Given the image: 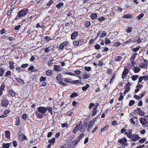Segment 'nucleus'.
<instances>
[{
	"label": "nucleus",
	"instance_id": "obj_11",
	"mask_svg": "<svg viewBox=\"0 0 148 148\" xmlns=\"http://www.w3.org/2000/svg\"><path fill=\"white\" fill-rule=\"evenodd\" d=\"M78 32H75L71 35V38L72 39H74L75 38L78 34Z\"/></svg>",
	"mask_w": 148,
	"mask_h": 148
},
{
	"label": "nucleus",
	"instance_id": "obj_40",
	"mask_svg": "<svg viewBox=\"0 0 148 148\" xmlns=\"http://www.w3.org/2000/svg\"><path fill=\"white\" fill-rule=\"evenodd\" d=\"M65 74L72 76H76V75L74 73L70 72H66L65 73Z\"/></svg>",
	"mask_w": 148,
	"mask_h": 148
},
{
	"label": "nucleus",
	"instance_id": "obj_25",
	"mask_svg": "<svg viewBox=\"0 0 148 148\" xmlns=\"http://www.w3.org/2000/svg\"><path fill=\"white\" fill-rule=\"evenodd\" d=\"M122 59V58L120 56H117L115 59V60L117 61L120 62Z\"/></svg>",
	"mask_w": 148,
	"mask_h": 148
},
{
	"label": "nucleus",
	"instance_id": "obj_12",
	"mask_svg": "<svg viewBox=\"0 0 148 148\" xmlns=\"http://www.w3.org/2000/svg\"><path fill=\"white\" fill-rule=\"evenodd\" d=\"M10 133L8 130H6L5 132V137L8 139H10Z\"/></svg>",
	"mask_w": 148,
	"mask_h": 148
},
{
	"label": "nucleus",
	"instance_id": "obj_5",
	"mask_svg": "<svg viewBox=\"0 0 148 148\" xmlns=\"http://www.w3.org/2000/svg\"><path fill=\"white\" fill-rule=\"evenodd\" d=\"M38 112L43 114H45L47 110L46 108L43 107H38Z\"/></svg>",
	"mask_w": 148,
	"mask_h": 148
},
{
	"label": "nucleus",
	"instance_id": "obj_49",
	"mask_svg": "<svg viewBox=\"0 0 148 148\" xmlns=\"http://www.w3.org/2000/svg\"><path fill=\"white\" fill-rule=\"evenodd\" d=\"M133 131V130L132 129H129L128 130V132L129 133V134L128 135V137H130V136H132L133 134H132V132Z\"/></svg>",
	"mask_w": 148,
	"mask_h": 148
},
{
	"label": "nucleus",
	"instance_id": "obj_44",
	"mask_svg": "<svg viewBox=\"0 0 148 148\" xmlns=\"http://www.w3.org/2000/svg\"><path fill=\"white\" fill-rule=\"evenodd\" d=\"M16 2V0H13L10 4L9 5L11 7H12L15 4Z\"/></svg>",
	"mask_w": 148,
	"mask_h": 148
},
{
	"label": "nucleus",
	"instance_id": "obj_4",
	"mask_svg": "<svg viewBox=\"0 0 148 148\" xmlns=\"http://www.w3.org/2000/svg\"><path fill=\"white\" fill-rule=\"evenodd\" d=\"M82 121H79L78 123L77 124L76 126L74 127L73 130V133H76V132H77L78 130L80 129V125L81 124Z\"/></svg>",
	"mask_w": 148,
	"mask_h": 148
},
{
	"label": "nucleus",
	"instance_id": "obj_63",
	"mask_svg": "<svg viewBox=\"0 0 148 148\" xmlns=\"http://www.w3.org/2000/svg\"><path fill=\"white\" fill-rule=\"evenodd\" d=\"M74 72L76 74L78 75L81 73V72L79 70H77L75 71Z\"/></svg>",
	"mask_w": 148,
	"mask_h": 148
},
{
	"label": "nucleus",
	"instance_id": "obj_50",
	"mask_svg": "<svg viewBox=\"0 0 148 148\" xmlns=\"http://www.w3.org/2000/svg\"><path fill=\"white\" fill-rule=\"evenodd\" d=\"M120 97L118 99V100L119 101H121L123 99V94L122 92H121L120 93Z\"/></svg>",
	"mask_w": 148,
	"mask_h": 148
},
{
	"label": "nucleus",
	"instance_id": "obj_13",
	"mask_svg": "<svg viewBox=\"0 0 148 148\" xmlns=\"http://www.w3.org/2000/svg\"><path fill=\"white\" fill-rule=\"evenodd\" d=\"M133 17V15L132 14H125L122 17L124 18H131Z\"/></svg>",
	"mask_w": 148,
	"mask_h": 148
},
{
	"label": "nucleus",
	"instance_id": "obj_19",
	"mask_svg": "<svg viewBox=\"0 0 148 148\" xmlns=\"http://www.w3.org/2000/svg\"><path fill=\"white\" fill-rule=\"evenodd\" d=\"M55 141V138H53L52 139L49 140L48 142L51 145H53L54 144Z\"/></svg>",
	"mask_w": 148,
	"mask_h": 148
},
{
	"label": "nucleus",
	"instance_id": "obj_18",
	"mask_svg": "<svg viewBox=\"0 0 148 148\" xmlns=\"http://www.w3.org/2000/svg\"><path fill=\"white\" fill-rule=\"evenodd\" d=\"M97 17V15L96 13H93L91 14L90 18L92 20L96 19Z\"/></svg>",
	"mask_w": 148,
	"mask_h": 148
},
{
	"label": "nucleus",
	"instance_id": "obj_1",
	"mask_svg": "<svg viewBox=\"0 0 148 148\" xmlns=\"http://www.w3.org/2000/svg\"><path fill=\"white\" fill-rule=\"evenodd\" d=\"M29 10L27 8H23L18 11L17 16L18 17H22L25 16L28 13Z\"/></svg>",
	"mask_w": 148,
	"mask_h": 148
},
{
	"label": "nucleus",
	"instance_id": "obj_51",
	"mask_svg": "<svg viewBox=\"0 0 148 148\" xmlns=\"http://www.w3.org/2000/svg\"><path fill=\"white\" fill-rule=\"evenodd\" d=\"M93 126V125H91L90 124L89 125L88 127V128L87 129V131L88 132H89L90 131V129L92 128Z\"/></svg>",
	"mask_w": 148,
	"mask_h": 148
},
{
	"label": "nucleus",
	"instance_id": "obj_54",
	"mask_svg": "<svg viewBox=\"0 0 148 148\" xmlns=\"http://www.w3.org/2000/svg\"><path fill=\"white\" fill-rule=\"evenodd\" d=\"M140 48V47H136L132 49V50L134 52H136L138 51L139 50V49Z\"/></svg>",
	"mask_w": 148,
	"mask_h": 148
},
{
	"label": "nucleus",
	"instance_id": "obj_57",
	"mask_svg": "<svg viewBox=\"0 0 148 148\" xmlns=\"http://www.w3.org/2000/svg\"><path fill=\"white\" fill-rule=\"evenodd\" d=\"M12 144L13 146L14 147H17L18 143L17 142L16 140H14L12 142Z\"/></svg>",
	"mask_w": 148,
	"mask_h": 148
},
{
	"label": "nucleus",
	"instance_id": "obj_48",
	"mask_svg": "<svg viewBox=\"0 0 148 148\" xmlns=\"http://www.w3.org/2000/svg\"><path fill=\"white\" fill-rule=\"evenodd\" d=\"M83 78L84 79H86L88 78L89 77V76L88 74H85L83 75Z\"/></svg>",
	"mask_w": 148,
	"mask_h": 148
},
{
	"label": "nucleus",
	"instance_id": "obj_47",
	"mask_svg": "<svg viewBox=\"0 0 148 148\" xmlns=\"http://www.w3.org/2000/svg\"><path fill=\"white\" fill-rule=\"evenodd\" d=\"M135 101L134 100H131L130 101L129 105L130 106H132L135 103Z\"/></svg>",
	"mask_w": 148,
	"mask_h": 148
},
{
	"label": "nucleus",
	"instance_id": "obj_41",
	"mask_svg": "<svg viewBox=\"0 0 148 148\" xmlns=\"http://www.w3.org/2000/svg\"><path fill=\"white\" fill-rule=\"evenodd\" d=\"M144 16V14L143 13H141L140 15H138L137 17V18L138 19V20H140Z\"/></svg>",
	"mask_w": 148,
	"mask_h": 148
},
{
	"label": "nucleus",
	"instance_id": "obj_20",
	"mask_svg": "<svg viewBox=\"0 0 148 148\" xmlns=\"http://www.w3.org/2000/svg\"><path fill=\"white\" fill-rule=\"evenodd\" d=\"M140 122L143 125H145L146 123V121L145 118H141L140 120Z\"/></svg>",
	"mask_w": 148,
	"mask_h": 148
},
{
	"label": "nucleus",
	"instance_id": "obj_58",
	"mask_svg": "<svg viewBox=\"0 0 148 148\" xmlns=\"http://www.w3.org/2000/svg\"><path fill=\"white\" fill-rule=\"evenodd\" d=\"M101 46L98 44H97L95 46V48L96 49H99L100 48Z\"/></svg>",
	"mask_w": 148,
	"mask_h": 148
},
{
	"label": "nucleus",
	"instance_id": "obj_43",
	"mask_svg": "<svg viewBox=\"0 0 148 148\" xmlns=\"http://www.w3.org/2000/svg\"><path fill=\"white\" fill-rule=\"evenodd\" d=\"M64 81L66 83H72V81L71 79H68L67 78L64 79Z\"/></svg>",
	"mask_w": 148,
	"mask_h": 148
},
{
	"label": "nucleus",
	"instance_id": "obj_2",
	"mask_svg": "<svg viewBox=\"0 0 148 148\" xmlns=\"http://www.w3.org/2000/svg\"><path fill=\"white\" fill-rule=\"evenodd\" d=\"M131 138V141L135 142L138 140L140 137L138 134H133L128 137Z\"/></svg>",
	"mask_w": 148,
	"mask_h": 148
},
{
	"label": "nucleus",
	"instance_id": "obj_59",
	"mask_svg": "<svg viewBox=\"0 0 148 148\" xmlns=\"http://www.w3.org/2000/svg\"><path fill=\"white\" fill-rule=\"evenodd\" d=\"M44 39L45 40L49 41L51 40V37L49 36H46L44 38Z\"/></svg>",
	"mask_w": 148,
	"mask_h": 148
},
{
	"label": "nucleus",
	"instance_id": "obj_21",
	"mask_svg": "<svg viewBox=\"0 0 148 148\" xmlns=\"http://www.w3.org/2000/svg\"><path fill=\"white\" fill-rule=\"evenodd\" d=\"M72 83L73 84H80L82 83L79 82V80H73L72 81Z\"/></svg>",
	"mask_w": 148,
	"mask_h": 148
},
{
	"label": "nucleus",
	"instance_id": "obj_26",
	"mask_svg": "<svg viewBox=\"0 0 148 148\" xmlns=\"http://www.w3.org/2000/svg\"><path fill=\"white\" fill-rule=\"evenodd\" d=\"M14 63L12 61H10L9 64L10 65V68L11 69H13L14 68V66L13 65Z\"/></svg>",
	"mask_w": 148,
	"mask_h": 148
},
{
	"label": "nucleus",
	"instance_id": "obj_24",
	"mask_svg": "<svg viewBox=\"0 0 148 148\" xmlns=\"http://www.w3.org/2000/svg\"><path fill=\"white\" fill-rule=\"evenodd\" d=\"M5 72V69L3 67L0 68V76H3V74Z\"/></svg>",
	"mask_w": 148,
	"mask_h": 148
},
{
	"label": "nucleus",
	"instance_id": "obj_35",
	"mask_svg": "<svg viewBox=\"0 0 148 148\" xmlns=\"http://www.w3.org/2000/svg\"><path fill=\"white\" fill-rule=\"evenodd\" d=\"M64 3L62 2H60L56 6V7L58 8H60L61 6L63 5Z\"/></svg>",
	"mask_w": 148,
	"mask_h": 148
},
{
	"label": "nucleus",
	"instance_id": "obj_55",
	"mask_svg": "<svg viewBox=\"0 0 148 148\" xmlns=\"http://www.w3.org/2000/svg\"><path fill=\"white\" fill-rule=\"evenodd\" d=\"M132 28L131 27H129L127 29V33H130L132 31Z\"/></svg>",
	"mask_w": 148,
	"mask_h": 148
},
{
	"label": "nucleus",
	"instance_id": "obj_10",
	"mask_svg": "<svg viewBox=\"0 0 148 148\" xmlns=\"http://www.w3.org/2000/svg\"><path fill=\"white\" fill-rule=\"evenodd\" d=\"M62 75L60 74H58L56 77V79L58 80V82H62L63 78H62Z\"/></svg>",
	"mask_w": 148,
	"mask_h": 148
},
{
	"label": "nucleus",
	"instance_id": "obj_45",
	"mask_svg": "<svg viewBox=\"0 0 148 148\" xmlns=\"http://www.w3.org/2000/svg\"><path fill=\"white\" fill-rule=\"evenodd\" d=\"M11 73L10 71H8L6 72L4 76L5 77H7L8 75L10 76L11 75Z\"/></svg>",
	"mask_w": 148,
	"mask_h": 148
},
{
	"label": "nucleus",
	"instance_id": "obj_29",
	"mask_svg": "<svg viewBox=\"0 0 148 148\" xmlns=\"http://www.w3.org/2000/svg\"><path fill=\"white\" fill-rule=\"evenodd\" d=\"M132 40L131 39H128V40H127L126 41H125V42H124L122 44V45L123 46H125V45L127 44V43H130L131 42H132Z\"/></svg>",
	"mask_w": 148,
	"mask_h": 148
},
{
	"label": "nucleus",
	"instance_id": "obj_60",
	"mask_svg": "<svg viewBox=\"0 0 148 148\" xmlns=\"http://www.w3.org/2000/svg\"><path fill=\"white\" fill-rule=\"evenodd\" d=\"M144 77L143 76L140 77L138 78V84H139L144 79Z\"/></svg>",
	"mask_w": 148,
	"mask_h": 148
},
{
	"label": "nucleus",
	"instance_id": "obj_3",
	"mask_svg": "<svg viewBox=\"0 0 148 148\" xmlns=\"http://www.w3.org/2000/svg\"><path fill=\"white\" fill-rule=\"evenodd\" d=\"M9 103V101L7 99H4L1 101V105L4 107H7Z\"/></svg>",
	"mask_w": 148,
	"mask_h": 148
},
{
	"label": "nucleus",
	"instance_id": "obj_36",
	"mask_svg": "<svg viewBox=\"0 0 148 148\" xmlns=\"http://www.w3.org/2000/svg\"><path fill=\"white\" fill-rule=\"evenodd\" d=\"M90 25V23L89 21H86L84 23V26L86 27H88Z\"/></svg>",
	"mask_w": 148,
	"mask_h": 148
},
{
	"label": "nucleus",
	"instance_id": "obj_34",
	"mask_svg": "<svg viewBox=\"0 0 148 148\" xmlns=\"http://www.w3.org/2000/svg\"><path fill=\"white\" fill-rule=\"evenodd\" d=\"M15 79L16 80V81L19 83H23L24 84V82L23 80L20 78H15Z\"/></svg>",
	"mask_w": 148,
	"mask_h": 148
},
{
	"label": "nucleus",
	"instance_id": "obj_53",
	"mask_svg": "<svg viewBox=\"0 0 148 148\" xmlns=\"http://www.w3.org/2000/svg\"><path fill=\"white\" fill-rule=\"evenodd\" d=\"M53 0H51L49 3L47 4L46 5L47 6H50L53 3Z\"/></svg>",
	"mask_w": 148,
	"mask_h": 148
},
{
	"label": "nucleus",
	"instance_id": "obj_64",
	"mask_svg": "<svg viewBox=\"0 0 148 148\" xmlns=\"http://www.w3.org/2000/svg\"><path fill=\"white\" fill-rule=\"evenodd\" d=\"M95 105V104L94 103H91L89 106V108L90 109H91Z\"/></svg>",
	"mask_w": 148,
	"mask_h": 148
},
{
	"label": "nucleus",
	"instance_id": "obj_38",
	"mask_svg": "<svg viewBox=\"0 0 148 148\" xmlns=\"http://www.w3.org/2000/svg\"><path fill=\"white\" fill-rule=\"evenodd\" d=\"M108 125H105L101 129V132H103V131H105L107 129V128L108 127Z\"/></svg>",
	"mask_w": 148,
	"mask_h": 148
},
{
	"label": "nucleus",
	"instance_id": "obj_8",
	"mask_svg": "<svg viewBox=\"0 0 148 148\" xmlns=\"http://www.w3.org/2000/svg\"><path fill=\"white\" fill-rule=\"evenodd\" d=\"M35 114L37 116L39 119H41L43 118L44 116H46V114L44 115L43 114L40 113L39 112H35Z\"/></svg>",
	"mask_w": 148,
	"mask_h": 148
},
{
	"label": "nucleus",
	"instance_id": "obj_31",
	"mask_svg": "<svg viewBox=\"0 0 148 148\" xmlns=\"http://www.w3.org/2000/svg\"><path fill=\"white\" fill-rule=\"evenodd\" d=\"M20 124V121L19 120V118L18 117H16V125L17 126H18Z\"/></svg>",
	"mask_w": 148,
	"mask_h": 148
},
{
	"label": "nucleus",
	"instance_id": "obj_16",
	"mask_svg": "<svg viewBox=\"0 0 148 148\" xmlns=\"http://www.w3.org/2000/svg\"><path fill=\"white\" fill-rule=\"evenodd\" d=\"M53 71L50 70H48L46 72V75L48 76H51L53 74Z\"/></svg>",
	"mask_w": 148,
	"mask_h": 148
},
{
	"label": "nucleus",
	"instance_id": "obj_7",
	"mask_svg": "<svg viewBox=\"0 0 148 148\" xmlns=\"http://www.w3.org/2000/svg\"><path fill=\"white\" fill-rule=\"evenodd\" d=\"M54 67L53 68V70L56 71H60L62 70V67L60 66L57 65H54Z\"/></svg>",
	"mask_w": 148,
	"mask_h": 148
},
{
	"label": "nucleus",
	"instance_id": "obj_37",
	"mask_svg": "<svg viewBox=\"0 0 148 148\" xmlns=\"http://www.w3.org/2000/svg\"><path fill=\"white\" fill-rule=\"evenodd\" d=\"M138 77V75H133L132 77V79L134 81H136Z\"/></svg>",
	"mask_w": 148,
	"mask_h": 148
},
{
	"label": "nucleus",
	"instance_id": "obj_42",
	"mask_svg": "<svg viewBox=\"0 0 148 148\" xmlns=\"http://www.w3.org/2000/svg\"><path fill=\"white\" fill-rule=\"evenodd\" d=\"M121 44V43L120 42H115L113 44V46L116 47H117L120 46Z\"/></svg>",
	"mask_w": 148,
	"mask_h": 148
},
{
	"label": "nucleus",
	"instance_id": "obj_62",
	"mask_svg": "<svg viewBox=\"0 0 148 148\" xmlns=\"http://www.w3.org/2000/svg\"><path fill=\"white\" fill-rule=\"evenodd\" d=\"M78 40L76 41H75V42H73V44L75 46H79L80 45H79V43Z\"/></svg>",
	"mask_w": 148,
	"mask_h": 148
},
{
	"label": "nucleus",
	"instance_id": "obj_6",
	"mask_svg": "<svg viewBox=\"0 0 148 148\" xmlns=\"http://www.w3.org/2000/svg\"><path fill=\"white\" fill-rule=\"evenodd\" d=\"M127 140V139L125 138H123L121 139H119L118 142L121 144L124 145L126 143Z\"/></svg>",
	"mask_w": 148,
	"mask_h": 148
},
{
	"label": "nucleus",
	"instance_id": "obj_52",
	"mask_svg": "<svg viewBox=\"0 0 148 148\" xmlns=\"http://www.w3.org/2000/svg\"><path fill=\"white\" fill-rule=\"evenodd\" d=\"M146 140L145 138H142L140 139L139 141V143H144Z\"/></svg>",
	"mask_w": 148,
	"mask_h": 148
},
{
	"label": "nucleus",
	"instance_id": "obj_32",
	"mask_svg": "<svg viewBox=\"0 0 148 148\" xmlns=\"http://www.w3.org/2000/svg\"><path fill=\"white\" fill-rule=\"evenodd\" d=\"M80 139L79 137H77L76 140H74L73 142L74 143V145H76L80 141Z\"/></svg>",
	"mask_w": 148,
	"mask_h": 148
},
{
	"label": "nucleus",
	"instance_id": "obj_17",
	"mask_svg": "<svg viewBox=\"0 0 148 148\" xmlns=\"http://www.w3.org/2000/svg\"><path fill=\"white\" fill-rule=\"evenodd\" d=\"M132 70L135 73H137L139 72L140 69L138 66H134V69H133Z\"/></svg>",
	"mask_w": 148,
	"mask_h": 148
},
{
	"label": "nucleus",
	"instance_id": "obj_23",
	"mask_svg": "<svg viewBox=\"0 0 148 148\" xmlns=\"http://www.w3.org/2000/svg\"><path fill=\"white\" fill-rule=\"evenodd\" d=\"M108 36L105 39V42L106 44H108L111 43V41L109 38H108Z\"/></svg>",
	"mask_w": 148,
	"mask_h": 148
},
{
	"label": "nucleus",
	"instance_id": "obj_9",
	"mask_svg": "<svg viewBox=\"0 0 148 148\" xmlns=\"http://www.w3.org/2000/svg\"><path fill=\"white\" fill-rule=\"evenodd\" d=\"M68 45V44L67 42H63L60 44L59 47V49H64V47L67 46Z\"/></svg>",
	"mask_w": 148,
	"mask_h": 148
},
{
	"label": "nucleus",
	"instance_id": "obj_28",
	"mask_svg": "<svg viewBox=\"0 0 148 148\" xmlns=\"http://www.w3.org/2000/svg\"><path fill=\"white\" fill-rule=\"evenodd\" d=\"M78 96V94L76 92H74L72 93L70 95V97L71 98H73L74 97H77Z\"/></svg>",
	"mask_w": 148,
	"mask_h": 148
},
{
	"label": "nucleus",
	"instance_id": "obj_27",
	"mask_svg": "<svg viewBox=\"0 0 148 148\" xmlns=\"http://www.w3.org/2000/svg\"><path fill=\"white\" fill-rule=\"evenodd\" d=\"M97 113V109L93 108L92 111V116H94Z\"/></svg>",
	"mask_w": 148,
	"mask_h": 148
},
{
	"label": "nucleus",
	"instance_id": "obj_46",
	"mask_svg": "<svg viewBox=\"0 0 148 148\" xmlns=\"http://www.w3.org/2000/svg\"><path fill=\"white\" fill-rule=\"evenodd\" d=\"M22 119L25 121L27 118L28 117V116L26 114H24L22 115Z\"/></svg>",
	"mask_w": 148,
	"mask_h": 148
},
{
	"label": "nucleus",
	"instance_id": "obj_22",
	"mask_svg": "<svg viewBox=\"0 0 148 148\" xmlns=\"http://www.w3.org/2000/svg\"><path fill=\"white\" fill-rule=\"evenodd\" d=\"M129 70L128 69H125L123 72L122 74L124 76H126L128 73Z\"/></svg>",
	"mask_w": 148,
	"mask_h": 148
},
{
	"label": "nucleus",
	"instance_id": "obj_56",
	"mask_svg": "<svg viewBox=\"0 0 148 148\" xmlns=\"http://www.w3.org/2000/svg\"><path fill=\"white\" fill-rule=\"evenodd\" d=\"M84 69L86 71H90L91 67L90 66H86L84 67Z\"/></svg>",
	"mask_w": 148,
	"mask_h": 148
},
{
	"label": "nucleus",
	"instance_id": "obj_14",
	"mask_svg": "<svg viewBox=\"0 0 148 148\" xmlns=\"http://www.w3.org/2000/svg\"><path fill=\"white\" fill-rule=\"evenodd\" d=\"M125 90L124 92V95L130 90V87L129 86H127V84H126V86L125 87Z\"/></svg>",
	"mask_w": 148,
	"mask_h": 148
},
{
	"label": "nucleus",
	"instance_id": "obj_30",
	"mask_svg": "<svg viewBox=\"0 0 148 148\" xmlns=\"http://www.w3.org/2000/svg\"><path fill=\"white\" fill-rule=\"evenodd\" d=\"M8 92L11 96L14 97L15 96V93L13 91L9 90Z\"/></svg>",
	"mask_w": 148,
	"mask_h": 148
},
{
	"label": "nucleus",
	"instance_id": "obj_61",
	"mask_svg": "<svg viewBox=\"0 0 148 148\" xmlns=\"http://www.w3.org/2000/svg\"><path fill=\"white\" fill-rule=\"evenodd\" d=\"M134 97L136 99L139 100V99H141L142 98V97H140L139 96H138L137 95H135L134 96Z\"/></svg>",
	"mask_w": 148,
	"mask_h": 148
},
{
	"label": "nucleus",
	"instance_id": "obj_15",
	"mask_svg": "<svg viewBox=\"0 0 148 148\" xmlns=\"http://www.w3.org/2000/svg\"><path fill=\"white\" fill-rule=\"evenodd\" d=\"M3 145L2 148H9L10 147V145L11 144V143H4L3 144Z\"/></svg>",
	"mask_w": 148,
	"mask_h": 148
},
{
	"label": "nucleus",
	"instance_id": "obj_33",
	"mask_svg": "<svg viewBox=\"0 0 148 148\" xmlns=\"http://www.w3.org/2000/svg\"><path fill=\"white\" fill-rule=\"evenodd\" d=\"M89 86H90L89 84H87L86 85V86H84L82 87V89L83 91H85L89 87Z\"/></svg>",
	"mask_w": 148,
	"mask_h": 148
},
{
	"label": "nucleus",
	"instance_id": "obj_39",
	"mask_svg": "<svg viewBox=\"0 0 148 148\" xmlns=\"http://www.w3.org/2000/svg\"><path fill=\"white\" fill-rule=\"evenodd\" d=\"M101 34L100 37L101 38L105 37L107 35L105 31H103Z\"/></svg>",
	"mask_w": 148,
	"mask_h": 148
}]
</instances>
